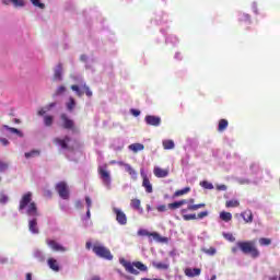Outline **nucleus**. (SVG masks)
I'll use <instances>...</instances> for the list:
<instances>
[{"label": "nucleus", "mask_w": 280, "mask_h": 280, "mask_svg": "<svg viewBox=\"0 0 280 280\" xmlns=\"http://www.w3.org/2000/svg\"><path fill=\"white\" fill-rule=\"evenodd\" d=\"M225 207L228 209H235V207H240V201H237V199L228 200Z\"/></svg>", "instance_id": "nucleus-31"}, {"label": "nucleus", "mask_w": 280, "mask_h": 280, "mask_svg": "<svg viewBox=\"0 0 280 280\" xmlns=\"http://www.w3.org/2000/svg\"><path fill=\"white\" fill-rule=\"evenodd\" d=\"M36 255H40V252H36Z\"/></svg>", "instance_id": "nucleus-64"}, {"label": "nucleus", "mask_w": 280, "mask_h": 280, "mask_svg": "<svg viewBox=\"0 0 280 280\" xmlns=\"http://www.w3.org/2000/svg\"><path fill=\"white\" fill-rule=\"evenodd\" d=\"M11 3H13V5L15 8H23V5H25V2L23 0H10Z\"/></svg>", "instance_id": "nucleus-38"}, {"label": "nucleus", "mask_w": 280, "mask_h": 280, "mask_svg": "<svg viewBox=\"0 0 280 280\" xmlns=\"http://www.w3.org/2000/svg\"><path fill=\"white\" fill-rule=\"evenodd\" d=\"M151 207L150 206H147V210L150 211Z\"/></svg>", "instance_id": "nucleus-63"}, {"label": "nucleus", "mask_w": 280, "mask_h": 280, "mask_svg": "<svg viewBox=\"0 0 280 280\" xmlns=\"http://www.w3.org/2000/svg\"><path fill=\"white\" fill-rule=\"evenodd\" d=\"M184 205H187V199H182L179 201L168 203V209H171V211H176V209H180V207H183Z\"/></svg>", "instance_id": "nucleus-19"}, {"label": "nucleus", "mask_w": 280, "mask_h": 280, "mask_svg": "<svg viewBox=\"0 0 280 280\" xmlns=\"http://www.w3.org/2000/svg\"><path fill=\"white\" fill-rule=\"evenodd\" d=\"M26 209V215L31 218H38V207L36 202L32 201V192H26L22 196L19 205V211Z\"/></svg>", "instance_id": "nucleus-2"}, {"label": "nucleus", "mask_w": 280, "mask_h": 280, "mask_svg": "<svg viewBox=\"0 0 280 280\" xmlns=\"http://www.w3.org/2000/svg\"><path fill=\"white\" fill-rule=\"evenodd\" d=\"M138 235H140L141 237H152L154 242H158L159 244L167 242V237L161 236V234H159L158 232H149L145 229H140L138 231Z\"/></svg>", "instance_id": "nucleus-6"}, {"label": "nucleus", "mask_w": 280, "mask_h": 280, "mask_svg": "<svg viewBox=\"0 0 280 280\" xmlns=\"http://www.w3.org/2000/svg\"><path fill=\"white\" fill-rule=\"evenodd\" d=\"M201 272H202V269H200V268H189L188 267L184 270V275L186 277H189L190 279H194V277H200Z\"/></svg>", "instance_id": "nucleus-15"}, {"label": "nucleus", "mask_w": 280, "mask_h": 280, "mask_svg": "<svg viewBox=\"0 0 280 280\" xmlns=\"http://www.w3.org/2000/svg\"><path fill=\"white\" fill-rule=\"evenodd\" d=\"M26 280H32V273H26Z\"/></svg>", "instance_id": "nucleus-58"}, {"label": "nucleus", "mask_w": 280, "mask_h": 280, "mask_svg": "<svg viewBox=\"0 0 280 280\" xmlns=\"http://www.w3.org/2000/svg\"><path fill=\"white\" fill-rule=\"evenodd\" d=\"M60 119L63 130H73V128H75V122L71 118H69L67 114H61Z\"/></svg>", "instance_id": "nucleus-12"}, {"label": "nucleus", "mask_w": 280, "mask_h": 280, "mask_svg": "<svg viewBox=\"0 0 280 280\" xmlns=\"http://www.w3.org/2000/svg\"><path fill=\"white\" fill-rule=\"evenodd\" d=\"M75 208L82 209V201H75Z\"/></svg>", "instance_id": "nucleus-53"}, {"label": "nucleus", "mask_w": 280, "mask_h": 280, "mask_svg": "<svg viewBox=\"0 0 280 280\" xmlns=\"http://www.w3.org/2000/svg\"><path fill=\"white\" fill-rule=\"evenodd\" d=\"M71 90L77 93L78 97H82L84 93L88 97H93V92L86 84H83L81 88L78 85H71Z\"/></svg>", "instance_id": "nucleus-8"}, {"label": "nucleus", "mask_w": 280, "mask_h": 280, "mask_svg": "<svg viewBox=\"0 0 280 280\" xmlns=\"http://www.w3.org/2000/svg\"><path fill=\"white\" fill-rule=\"evenodd\" d=\"M223 237H225L228 242H235V236H233L231 233H224Z\"/></svg>", "instance_id": "nucleus-42"}, {"label": "nucleus", "mask_w": 280, "mask_h": 280, "mask_svg": "<svg viewBox=\"0 0 280 280\" xmlns=\"http://www.w3.org/2000/svg\"><path fill=\"white\" fill-rule=\"evenodd\" d=\"M67 89L65 88V85H60L56 91V95H62V93H65Z\"/></svg>", "instance_id": "nucleus-46"}, {"label": "nucleus", "mask_w": 280, "mask_h": 280, "mask_svg": "<svg viewBox=\"0 0 280 280\" xmlns=\"http://www.w3.org/2000/svg\"><path fill=\"white\" fill-rule=\"evenodd\" d=\"M9 167L7 162L0 161V172H5Z\"/></svg>", "instance_id": "nucleus-44"}, {"label": "nucleus", "mask_w": 280, "mask_h": 280, "mask_svg": "<svg viewBox=\"0 0 280 280\" xmlns=\"http://www.w3.org/2000/svg\"><path fill=\"white\" fill-rule=\"evenodd\" d=\"M55 189L62 200H69V185H67V182L57 183Z\"/></svg>", "instance_id": "nucleus-7"}, {"label": "nucleus", "mask_w": 280, "mask_h": 280, "mask_svg": "<svg viewBox=\"0 0 280 280\" xmlns=\"http://www.w3.org/2000/svg\"><path fill=\"white\" fill-rule=\"evenodd\" d=\"M191 191L190 187H185L183 189L176 190L173 195V198H180V196H185L186 194H189Z\"/></svg>", "instance_id": "nucleus-26"}, {"label": "nucleus", "mask_w": 280, "mask_h": 280, "mask_svg": "<svg viewBox=\"0 0 280 280\" xmlns=\"http://www.w3.org/2000/svg\"><path fill=\"white\" fill-rule=\"evenodd\" d=\"M85 205L89 210H91V207H93V201L91 200V197L86 196L85 197Z\"/></svg>", "instance_id": "nucleus-45"}, {"label": "nucleus", "mask_w": 280, "mask_h": 280, "mask_svg": "<svg viewBox=\"0 0 280 280\" xmlns=\"http://www.w3.org/2000/svg\"><path fill=\"white\" fill-rule=\"evenodd\" d=\"M130 113L131 115H133V117H139V115H141V112L139 109H131Z\"/></svg>", "instance_id": "nucleus-49"}, {"label": "nucleus", "mask_w": 280, "mask_h": 280, "mask_svg": "<svg viewBox=\"0 0 280 280\" xmlns=\"http://www.w3.org/2000/svg\"><path fill=\"white\" fill-rule=\"evenodd\" d=\"M153 174L156 178H166V176H170V170L156 166L153 170Z\"/></svg>", "instance_id": "nucleus-16"}, {"label": "nucleus", "mask_w": 280, "mask_h": 280, "mask_svg": "<svg viewBox=\"0 0 280 280\" xmlns=\"http://www.w3.org/2000/svg\"><path fill=\"white\" fill-rule=\"evenodd\" d=\"M218 191H226V185L222 184L217 186Z\"/></svg>", "instance_id": "nucleus-52"}, {"label": "nucleus", "mask_w": 280, "mask_h": 280, "mask_svg": "<svg viewBox=\"0 0 280 280\" xmlns=\"http://www.w3.org/2000/svg\"><path fill=\"white\" fill-rule=\"evenodd\" d=\"M229 128V120L226 119H220L219 120V126H218V131L219 132H224Z\"/></svg>", "instance_id": "nucleus-27"}, {"label": "nucleus", "mask_w": 280, "mask_h": 280, "mask_svg": "<svg viewBox=\"0 0 280 280\" xmlns=\"http://www.w3.org/2000/svg\"><path fill=\"white\" fill-rule=\"evenodd\" d=\"M47 246L54 250V253H67V247L60 245V243L56 242L55 240L47 238L46 240Z\"/></svg>", "instance_id": "nucleus-11"}, {"label": "nucleus", "mask_w": 280, "mask_h": 280, "mask_svg": "<svg viewBox=\"0 0 280 280\" xmlns=\"http://www.w3.org/2000/svg\"><path fill=\"white\" fill-rule=\"evenodd\" d=\"M207 215H209V212H208V211L199 212V213L196 215V220H202L203 218H207Z\"/></svg>", "instance_id": "nucleus-41"}, {"label": "nucleus", "mask_w": 280, "mask_h": 280, "mask_svg": "<svg viewBox=\"0 0 280 280\" xmlns=\"http://www.w3.org/2000/svg\"><path fill=\"white\" fill-rule=\"evenodd\" d=\"M45 113H47L45 109H40L37 115H39V117H43V115H45Z\"/></svg>", "instance_id": "nucleus-54"}, {"label": "nucleus", "mask_w": 280, "mask_h": 280, "mask_svg": "<svg viewBox=\"0 0 280 280\" xmlns=\"http://www.w3.org/2000/svg\"><path fill=\"white\" fill-rule=\"evenodd\" d=\"M81 60H86V56L82 55Z\"/></svg>", "instance_id": "nucleus-61"}, {"label": "nucleus", "mask_w": 280, "mask_h": 280, "mask_svg": "<svg viewBox=\"0 0 280 280\" xmlns=\"http://www.w3.org/2000/svg\"><path fill=\"white\" fill-rule=\"evenodd\" d=\"M3 128H5V130H9V132H12L13 135H18V137H23V132H21V130L16 129L14 127L4 125Z\"/></svg>", "instance_id": "nucleus-32"}, {"label": "nucleus", "mask_w": 280, "mask_h": 280, "mask_svg": "<svg viewBox=\"0 0 280 280\" xmlns=\"http://www.w3.org/2000/svg\"><path fill=\"white\" fill-rule=\"evenodd\" d=\"M47 264L50 270H54V272H60V265L56 258H48Z\"/></svg>", "instance_id": "nucleus-18"}, {"label": "nucleus", "mask_w": 280, "mask_h": 280, "mask_svg": "<svg viewBox=\"0 0 280 280\" xmlns=\"http://www.w3.org/2000/svg\"><path fill=\"white\" fill-rule=\"evenodd\" d=\"M68 110H73L75 108V100L73 97L69 98V102L67 103Z\"/></svg>", "instance_id": "nucleus-36"}, {"label": "nucleus", "mask_w": 280, "mask_h": 280, "mask_svg": "<svg viewBox=\"0 0 280 280\" xmlns=\"http://www.w3.org/2000/svg\"><path fill=\"white\" fill-rule=\"evenodd\" d=\"M54 80H62V63H59L55 69Z\"/></svg>", "instance_id": "nucleus-24"}, {"label": "nucleus", "mask_w": 280, "mask_h": 280, "mask_svg": "<svg viewBox=\"0 0 280 280\" xmlns=\"http://www.w3.org/2000/svg\"><path fill=\"white\" fill-rule=\"evenodd\" d=\"M240 21H250V15L242 14L241 18H240Z\"/></svg>", "instance_id": "nucleus-48"}, {"label": "nucleus", "mask_w": 280, "mask_h": 280, "mask_svg": "<svg viewBox=\"0 0 280 280\" xmlns=\"http://www.w3.org/2000/svg\"><path fill=\"white\" fill-rule=\"evenodd\" d=\"M259 244H260V246H270L272 244V240L261 237V238H259Z\"/></svg>", "instance_id": "nucleus-35"}, {"label": "nucleus", "mask_w": 280, "mask_h": 280, "mask_svg": "<svg viewBox=\"0 0 280 280\" xmlns=\"http://www.w3.org/2000/svg\"><path fill=\"white\" fill-rule=\"evenodd\" d=\"M144 145L141 143H133L129 145V150H131L132 152H141L142 150H144Z\"/></svg>", "instance_id": "nucleus-30"}, {"label": "nucleus", "mask_w": 280, "mask_h": 280, "mask_svg": "<svg viewBox=\"0 0 280 280\" xmlns=\"http://www.w3.org/2000/svg\"><path fill=\"white\" fill-rule=\"evenodd\" d=\"M187 202L185 205H187V208H183L180 210V215L183 218V220H185L186 222H189V220H196V214H187L188 211H198V209H205L206 205L205 203H194L196 202V200L194 198L190 199H186Z\"/></svg>", "instance_id": "nucleus-4"}, {"label": "nucleus", "mask_w": 280, "mask_h": 280, "mask_svg": "<svg viewBox=\"0 0 280 280\" xmlns=\"http://www.w3.org/2000/svg\"><path fill=\"white\" fill-rule=\"evenodd\" d=\"M156 210L160 213H163V212L167 211V206L166 205H160V206L156 207Z\"/></svg>", "instance_id": "nucleus-47"}, {"label": "nucleus", "mask_w": 280, "mask_h": 280, "mask_svg": "<svg viewBox=\"0 0 280 280\" xmlns=\"http://www.w3.org/2000/svg\"><path fill=\"white\" fill-rule=\"evenodd\" d=\"M28 230L34 235H38V233H40V231L38 230V220L37 219H33V220L28 221Z\"/></svg>", "instance_id": "nucleus-17"}, {"label": "nucleus", "mask_w": 280, "mask_h": 280, "mask_svg": "<svg viewBox=\"0 0 280 280\" xmlns=\"http://www.w3.org/2000/svg\"><path fill=\"white\" fill-rule=\"evenodd\" d=\"M220 219L223 220V222H231V220H233V214H231V212L222 211L220 213Z\"/></svg>", "instance_id": "nucleus-28"}, {"label": "nucleus", "mask_w": 280, "mask_h": 280, "mask_svg": "<svg viewBox=\"0 0 280 280\" xmlns=\"http://www.w3.org/2000/svg\"><path fill=\"white\" fill-rule=\"evenodd\" d=\"M91 280H101L98 276H93Z\"/></svg>", "instance_id": "nucleus-59"}, {"label": "nucleus", "mask_w": 280, "mask_h": 280, "mask_svg": "<svg viewBox=\"0 0 280 280\" xmlns=\"http://www.w3.org/2000/svg\"><path fill=\"white\" fill-rule=\"evenodd\" d=\"M203 253H206V255H211V256H213V255H215L217 250H215L214 247H210V248H208V249H203Z\"/></svg>", "instance_id": "nucleus-43"}, {"label": "nucleus", "mask_w": 280, "mask_h": 280, "mask_svg": "<svg viewBox=\"0 0 280 280\" xmlns=\"http://www.w3.org/2000/svg\"><path fill=\"white\" fill-rule=\"evenodd\" d=\"M130 207L135 209V211H139V213H143V208H141L140 199H131Z\"/></svg>", "instance_id": "nucleus-22"}, {"label": "nucleus", "mask_w": 280, "mask_h": 280, "mask_svg": "<svg viewBox=\"0 0 280 280\" xmlns=\"http://www.w3.org/2000/svg\"><path fill=\"white\" fill-rule=\"evenodd\" d=\"M119 264L125 268L126 272H129V275H135L136 277L139 276V270L140 272H148V266H145L141 261H133L130 262L126 260V258H120ZM137 268V269H135Z\"/></svg>", "instance_id": "nucleus-3"}, {"label": "nucleus", "mask_w": 280, "mask_h": 280, "mask_svg": "<svg viewBox=\"0 0 280 280\" xmlns=\"http://www.w3.org/2000/svg\"><path fill=\"white\" fill-rule=\"evenodd\" d=\"M71 138L69 136H65L63 139L61 138H54L52 143L55 145H59L61 150H69V142Z\"/></svg>", "instance_id": "nucleus-13"}, {"label": "nucleus", "mask_w": 280, "mask_h": 280, "mask_svg": "<svg viewBox=\"0 0 280 280\" xmlns=\"http://www.w3.org/2000/svg\"><path fill=\"white\" fill-rule=\"evenodd\" d=\"M34 156H40V150H33L25 153V159H32Z\"/></svg>", "instance_id": "nucleus-34"}, {"label": "nucleus", "mask_w": 280, "mask_h": 280, "mask_svg": "<svg viewBox=\"0 0 280 280\" xmlns=\"http://www.w3.org/2000/svg\"><path fill=\"white\" fill-rule=\"evenodd\" d=\"M86 219H88V220H91V210H89V209H88V211H86Z\"/></svg>", "instance_id": "nucleus-56"}, {"label": "nucleus", "mask_w": 280, "mask_h": 280, "mask_svg": "<svg viewBox=\"0 0 280 280\" xmlns=\"http://www.w3.org/2000/svg\"><path fill=\"white\" fill-rule=\"evenodd\" d=\"M31 3H33V5H35V8L45 10V3L40 2V0H31Z\"/></svg>", "instance_id": "nucleus-37"}, {"label": "nucleus", "mask_w": 280, "mask_h": 280, "mask_svg": "<svg viewBox=\"0 0 280 280\" xmlns=\"http://www.w3.org/2000/svg\"><path fill=\"white\" fill-rule=\"evenodd\" d=\"M8 200H10V198L8 197V195L1 192V194H0V205H7Z\"/></svg>", "instance_id": "nucleus-39"}, {"label": "nucleus", "mask_w": 280, "mask_h": 280, "mask_svg": "<svg viewBox=\"0 0 280 280\" xmlns=\"http://www.w3.org/2000/svg\"><path fill=\"white\" fill-rule=\"evenodd\" d=\"M45 196L51 197V190H47V191L45 192Z\"/></svg>", "instance_id": "nucleus-60"}, {"label": "nucleus", "mask_w": 280, "mask_h": 280, "mask_svg": "<svg viewBox=\"0 0 280 280\" xmlns=\"http://www.w3.org/2000/svg\"><path fill=\"white\" fill-rule=\"evenodd\" d=\"M240 185H248L250 183V180L246 179V178H242L238 179Z\"/></svg>", "instance_id": "nucleus-51"}, {"label": "nucleus", "mask_w": 280, "mask_h": 280, "mask_svg": "<svg viewBox=\"0 0 280 280\" xmlns=\"http://www.w3.org/2000/svg\"><path fill=\"white\" fill-rule=\"evenodd\" d=\"M257 241H244V242H237V247H232V253L235 255L237 250H242L244 255H250L253 259H257L259 257L260 253L259 249H257Z\"/></svg>", "instance_id": "nucleus-1"}, {"label": "nucleus", "mask_w": 280, "mask_h": 280, "mask_svg": "<svg viewBox=\"0 0 280 280\" xmlns=\"http://www.w3.org/2000/svg\"><path fill=\"white\" fill-rule=\"evenodd\" d=\"M0 143H2V145H10V141L5 138H0Z\"/></svg>", "instance_id": "nucleus-50"}, {"label": "nucleus", "mask_w": 280, "mask_h": 280, "mask_svg": "<svg viewBox=\"0 0 280 280\" xmlns=\"http://www.w3.org/2000/svg\"><path fill=\"white\" fill-rule=\"evenodd\" d=\"M203 189H213V184L209 183L208 180H203L200 183Z\"/></svg>", "instance_id": "nucleus-40"}, {"label": "nucleus", "mask_w": 280, "mask_h": 280, "mask_svg": "<svg viewBox=\"0 0 280 280\" xmlns=\"http://www.w3.org/2000/svg\"><path fill=\"white\" fill-rule=\"evenodd\" d=\"M144 120L148 126H154V127L161 126V117L159 116L148 115L145 116Z\"/></svg>", "instance_id": "nucleus-14"}, {"label": "nucleus", "mask_w": 280, "mask_h": 280, "mask_svg": "<svg viewBox=\"0 0 280 280\" xmlns=\"http://www.w3.org/2000/svg\"><path fill=\"white\" fill-rule=\"evenodd\" d=\"M119 164L124 165L126 172H128V174L131 176V178H133V180H137V171H135V168H132L130 164H124L122 162H120Z\"/></svg>", "instance_id": "nucleus-23"}, {"label": "nucleus", "mask_w": 280, "mask_h": 280, "mask_svg": "<svg viewBox=\"0 0 280 280\" xmlns=\"http://www.w3.org/2000/svg\"><path fill=\"white\" fill-rule=\"evenodd\" d=\"M108 165L105 164L104 166H98V174L104 183V185H106L107 187H110V173H108Z\"/></svg>", "instance_id": "nucleus-9"}, {"label": "nucleus", "mask_w": 280, "mask_h": 280, "mask_svg": "<svg viewBox=\"0 0 280 280\" xmlns=\"http://www.w3.org/2000/svg\"><path fill=\"white\" fill-rule=\"evenodd\" d=\"M54 106H56V103H50V104L48 105V110H50V108H54Z\"/></svg>", "instance_id": "nucleus-57"}, {"label": "nucleus", "mask_w": 280, "mask_h": 280, "mask_svg": "<svg viewBox=\"0 0 280 280\" xmlns=\"http://www.w3.org/2000/svg\"><path fill=\"white\" fill-rule=\"evenodd\" d=\"M142 187H144L147 194H152V183H150V178L147 175H143Z\"/></svg>", "instance_id": "nucleus-21"}, {"label": "nucleus", "mask_w": 280, "mask_h": 280, "mask_svg": "<svg viewBox=\"0 0 280 280\" xmlns=\"http://www.w3.org/2000/svg\"><path fill=\"white\" fill-rule=\"evenodd\" d=\"M91 246H93V244H91V242H86L85 247L88 250H91Z\"/></svg>", "instance_id": "nucleus-55"}, {"label": "nucleus", "mask_w": 280, "mask_h": 280, "mask_svg": "<svg viewBox=\"0 0 280 280\" xmlns=\"http://www.w3.org/2000/svg\"><path fill=\"white\" fill-rule=\"evenodd\" d=\"M113 213H115L118 224L121 226H126V224H128V217H126V213L121 211V209L113 208Z\"/></svg>", "instance_id": "nucleus-10"}, {"label": "nucleus", "mask_w": 280, "mask_h": 280, "mask_svg": "<svg viewBox=\"0 0 280 280\" xmlns=\"http://www.w3.org/2000/svg\"><path fill=\"white\" fill-rule=\"evenodd\" d=\"M92 250L96 255V257H100L101 259H106L107 261H113V254L110 253V249H108V247L95 244L93 245Z\"/></svg>", "instance_id": "nucleus-5"}, {"label": "nucleus", "mask_w": 280, "mask_h": 280, "mask_svg": "<svg viewBox=\"0 0 280 280\" xmlns=\"http://www.w3.org/2000/svg\"><path fill=\"white\" fill-rule=\"evenodd\" d=\"M241 218H243L245 224H252V222H253V211L245 210L244 212L241 213Z\"/></svg>", "instance_id": "nucleus-20"}, {"label": "nucleus", "mask_w": 280, "mask_h": 280, "mask_svg": "<svg viewBox=\"0 0 280 280\" xmlns=\"http://www.w3.org/2000/svg\"><path fill=\"white\" fill-rule=\"evenodd\" d=\"M141 280H152V279H150V278H141Z\"/></svg>", "instance_id": "nucleus-62"}, {"label": "nucleus", "mask_w": 280, "mask_h": 280, "mask_svg": "<svg viewBox=\"0 0 280 280\" xmlns=\"http://www.w3.org/2000/svg\"><path fill=\"white\" fill-rule=\"evenodd\" d=\"M174 141L173 140H164L163 141V148L164 150H174Z\"/></svg>", "instance_id": "nucleus-33"}, {"label": "nucleus", "mask_w": 280, "mask_h": 280, "mask_svg": "<svg viewBox=\"0 0 280 280\" xmlns=\"http://www.w3.org/2000/svg\"><path fill=\"white\" fill-rule=\"evenodd\" d=\"M44 126H46L47 128H51V126H54V116L51 115L44 116Z\"/></svg>", "instance_id": "nucleus-29"}, {"label": "nucleus", "mask_w": 280, "mask_h": 280, "mask_svg": "<svg viewBox=\"0 0 280 280\" xmlns=\"http://www.w3.org/2000/svg\"><path fill=\"white\" fill-rule=\"evenodd\" d=\"M152 266L156 268V270H170V264L153 261Z\"/></svg>", "instance_id": "nucleus-25"}]
</instances>
